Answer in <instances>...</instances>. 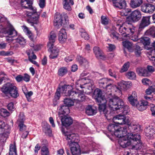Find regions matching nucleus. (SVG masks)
<instances>
[{
	"instance_id": "1",
	"label": "nucleus",
	"mask_w": 155,
	"mask_h": 155,
	"mask_svg": "<svg viewBox=\"0 0 155 155\" xmlns=\"http://www.w3.org/2000/svg\"><path fill=\"white\" fill-rule=\"evenodd\" d=\"M107 129L112 135L119 137L118 143L123 148L130 147V149L134 150H140L142 144L138 134H134L128 133L126 128L120 127L115 124H110Z\"/></svg>"
},
{
	"instance_id": "2",
	"label": "nucleus",
	"mask_w": 155,
	"mask_h": 155,
	"mask_svg": "<svg viewBox=\"0 0 155 155\" xmlns=\"http://www.w3.org/2000/svg\"><path fill=\"white\" fill-rule=\"evenodd\" d=\"M107 96L105 103V109L106 113H102L107 117H108L110 114V112L107 110V108L111 111H115L122 108L123 107L124 104L123 101L118 97L115 95H112L111 92L107 93ZM102 113V112L101 113Z\"/></svg>"
},
{
	"instance_id": "3",
	"label": "nucleus",
	"mask_w": 155,
	"mask_h": 155,
	"mask_svg": "<svg viewBox=\"0 0 155 155\" xmlns=\"http://www.w3.org/2000/svg\"><path fill=\"white\" fill-rule=\"evenodd\" d=\"M17 35V31L13 26L7 21L4 16L0 14V36H5L11 38Z\"/></svg>"
},
{
	"instance_id": "4",
	"label": "nucleus",
	"mask_w": 155,
	"mask_h": 155,
	"mask_svg": "<svg viewBox=\"0 0 155 155\" xmlns=\"http://www.w3.org/2000/svg\"><path fill=\"white\" fill-rule=\"evenodd\" d=\"M76 86L77 91L74 90L72 86L69 85L65 84L60 87L61 93L63 96H70L73 98H76L79 101H83L85 99V97L83 94L84 91H80Z\"/></svg>"
},
{
	"instance_id": "5",
	"label": "nucleus",
	"mask_w": 155,
	"mask_h": 155,
	"mask_svg": "<svg viewBox=\"0 0 155 155\" xmlns=\"http://www.w3.org/2000/svg\"><path fill=\"white\" fill-rule=\"evenodd\" d=\"M20 3L23 7L28 8L31 11L26 12L27 15L29 18L28 20V23L31 26H33L34 24H37L38 22L39 15L37 13L36 8L31 5L32 4V1L29 0H21Z\"/></svg>"
},
{
	"instance_id": "6",
	"label": "nucleus",
	"mask_w": 155,
	"mask_h": 155,
	"mask_svg": "<svg viewBox=\"0 0 155 155\" xmlns=\"http://www.w3.org/2000/svg\"><path fill=\"white\" fill-rule=\"evenodd\" d=\"M126 27L120 26L119 31L124 37L131 36V39L134 41H137L138 39V33L137 30L133 25L128 22H126Z\"/></svg>"
},
{
	"instance_id": "7",
	"label": "nucleus",
	"mask_w": 155,
	"mask_h": 155,
	"mask_svg": "<svg viewBox=\"0 0 155 155\" xmlns=\"http://www.w3.org/2000/svg\"><path fill=\"white\" fill-rule=\"evenodd\" d=\"M80 79L76 83L77 87L83 88H87L88 90H92L94 84L92 81L91 80V74L86 71H83L80 74Z\"/></svg>"
},
{
	"instance_id": "8",
	"label": "nucleus",
	"mask_w": 155,
	"mask_h": 155,
	"mask_svg": "<svg viewBox=\"0 0 155 155\" xmlns=\"http://www.w3.org/2000/svg\"><path fill=\"white\" fill-rule=\"evenodd\" d=\"M113 120L114 123L122 125L127 124L129 127H132L133 130L136 132H138L140 129V126L135 121L130 123V119L129 117H125L120 115H117L114 117Z\"/></svg>"
},
{
	"instance_id": "9",
	"label": "nucleus",
	"mask_w": 155,
	"mask_h": 155,
	"mask_svg": "<svg viewBox=\"0 0 155 155\" xmlns=\"http://www.w3.org/2000/svg\"><path fill=\"white\" fill-rule=\"evenodd\" d=\"M114 81L110 78H103L99 81V84L100 86L105 89L106 93L111 92L112 90L114 89L115 91L120 92V88L113 84Z\"/></svg>"
},
{
	"instance_id": "10",
	"label": "nucleus",
	"mask_w": 155,
	"mask_h": 155,
	"mask_svg": "<svg viewBox=\"0 0 155 155\" xmlns=\"http://www.w3.org/2000/svg\"><path fill=\"white\" fill-rule=\"evenodd\" d=\"M93 97L97 102L100 103L99 104V109L100 112L101 113L103 112L106 114V110L105 109L104 104L106 100L104 97L102 96L101 91L99 89H96L94 91Z\"/></svg>"
},
{
	"instance_id": "11",
	"label": "nucleus",
	"mask_w": 155,
	"mask_h": 155,
	"mask_svg": "<svg viewBox=\"0 0 155 155\" xmlns=\"http://www.w3.org/2000/svg\"><path fill=\"white\" fill-rule=\"evenodd\" d=\"M69 24L68 16L65 15L62 16L58 13H56L54 16V25L57 28H58L63 26L66 27Z\"/></svg>"
},
{
	"instance_id": "12",
	"label": "nucleus",
	"mask_w": 155,
	"mask_h": 155,
	"mask_svg": "<svg viewBox=\"0 0 155 155\" xmlns=\"http://www.w3.org/2000/svg\"><path fill=\"white\" fill-rule=\"evenodd\" d=\"M74 99L71 98H65L64 100V102L65 106L63 105L58 108V114L60 116L61 114H68L70 113V110L68 107L73 106L74 105V100H77L76 98H73Z\"/></svg>"
},
{
	"instance_id": "13",
	"label": "nucleus",
	"mask_w": 155,
	"mask_h": 155,
	"mask_svg": "<svg viewBox=\"0 0 155 155\" xmlns=\"http://www.w3.org/2000/svg\"><path fill=\"white\" fill-rule=\"evenodd\" d=\"M2 92L6 94H9L13 97L16 98L19 96L18 90L16 87L13 84L7 83L3 87Z\"/></svg>"
},
{
	"instance_id": "14",
	"label": "nucleus",
	"mask_w": 155,
	"mask_h": 155,
	"mask_svg": "<svg viewBox=\"0 0 155 155\" xmlns=\"http://www.w3.org/2000/svg\"><path fill=\"white\" fill-rule=\"evenodd\" d=\"M9 127L8 125H6L5 123L2 121H0V131L4 132L0 134V143L3 144L6 140L9 134Z\"/></svg>"
},
{
	"instance_id": "15",
	"label": "nucleus",
	"mask_w": 155,
	"mask_h": 155,
	"mask_svg": "<svg viewBox=\"0 0 155 155\" xmlns=\"http://www.w3.org/2000/svg\"><path fill=\"white\" fill-rule=\"evenodd\" d=\"M141 17L140 12L138 10L133 11L127 19V22H135L140 20Z\"/></svg>"
},
{
	"instance_id": "16",
	"label": "nucleus",
	"mask_w": 155,
	"mask_h": 155,
	"mask_svg": "<svg viewBox=\"0 0 155 155\" xmlns=\"http://www.w3.org/2000/svg\"><path fill=\"white\" fill-rule=\"evenodd\" d=\"M69 145L72 155H80L81 150L78 142L69 143Z\"/></svg>"
},
{
	"instance_id": "17",
	"label": "nucleus",
	"mask_w": 155,
	"mask_h": 155,
	"mask_svg": "<svg viewBox=\"0 0 155 155\" xmlns=\"http://www.w3.org/2000/svg\"><path fill=\"white\" fill-rule=\"evenodd\" d=\"M62 132L64 134V136L66 140L68 141V144L71 142H78V137L76 136V134H71L67 132H64L63 130H62Z\"/></svg>"
},
{
	"instance_id": "18",
	"label": "nucleus",
	"mask_w": 155,
	"mask_h": 155,
	"mask_svg": "<svg viewBox=\"0 0 155 155\" xmlns=\"http://www.w3.org/2000/svg\"><path fill=\"white\" fill-rule=\"evenodd\" d=\"M141 10L145 13H152L155 10V7L153 5L151 4H146L141 6Z\"/></svg>"
},
{
	"instance_id": "19",
	"label": "nucleus",
	"mask_w": 155,
	"mask_h": 155,
	"mask_svg": "<svg viewBox=\"0 0 155 155\" xmlns=\"http://www.w3.org/2000/svg\"><path fill=\"white\" fill-rule=\"evenodd\" d=\"M150 16L143 17V18L141 21L139 25V31L137 32L138 33V34L140 33L139 32V31L141 30L143 28L150 24Z\"/></svg>"
},
{
	"instance_id": "20",
	"label": "nucleus",
	"mask_w": 155,
	"mask_h": 155,
	"mask_svg": "<svg viewBox=\"0 0 155 155\" xmlns=\"http://www.w3.org/2000/svg\"><path fill=\"white\" fill-rule=\"evenodd\" d=\"M67 35L65 30L61 29L59 32L58 39L61 43L65 42L67 39Z\"/></svg>"
},
{
	"instance_id": "21",
	"label": "nucleus",
	"mask_w": 155,
	"mask_h": 155,
	"mask_svg": "<svg viewBox=\"0 0 155 155\" xmlns=\"http://www.w3.org/2000/svg\"><path fill=\"white\" fill-rule=\"evenodd\" d=\"M58 115H59L58 114ZM59 117H61V121L63 125L65 127L71 125L73 122L72 119L70 117H68L64 115L63 116H60Z\"/></svg>"
},
{
	"instance_id": "22",
	"label": "nucleus",
	"mask_w": 155,
	"mask_h": 155,
	"mask_svg": "<svg viewBox=\"0 0 155 155\" xmlns=\"http://www.w3.org/2000/svg\"><path fill=\"white\" fill-rule=\"evenodd\" d=\"M94 52L96 57L102 59H104L105 57L101 49L97 46L94 47L93 49Z\"/></svg>"
},
{
	"instance_id": "23",
	"label": "nucleus",
	"mask_w": 155,
	"mask_h": 155,
	"mask_svg": "<svg viewBox=\"0 0 155 155\" xmlns=\"http://www.w3.org/2000/svg\"><path fill=\"white\" fill-rule=\"evenodd\" d=\"M148 102L145 100H142L136 104L137 107L140 111L145 110L147 107Z\"/></svg>"
},
{
	"instance_id": "24",
	"label": "nucleus",
	"mask_w": 155,
	"mask_h": 155,
	"mask_svg": "<svg viewBox=\"0 0 155 155\" xmlns=\"http://www.w3.org/2000/svg\"><path fill=\"white\" fill-rule=\"evenodd\" d=\"M113 4L114 6L120 9L125 8L127 5L125 0H115Z\"/></svg>"
},
{
	"instance_id": "25",
	"label": "nucleus",
	"mask_w": 155,
	"mask_h": 155,
	"mask_svg": "<svg viewBox=\"0 0 155 155\" xmlns=\"http://www.w3.org/2000/svg\"><path fill=\"white\" fill-rule=\"evenodd\" d=\"M63 8L65 9L68 11L71 10V5L74 4L73 0H63Z\"/></svg>"
},
{
	"instance_id": "26",
	"label": "nucleus",
	"mask_w": 155,
	"mask_h": 155,
	"mask_svg": "<svg viewBox=\"0 0 155 155\" xmlns=\"http://www.w3.org/2000/svg\"><path fill=\"white\" fill-rule=\"evenodd\" d=\"M140 41L144 45L145 48L150 51L151 48L148 47L150 44V38L147 37H143L141 38Z\"/></svg>"
},
{
	"instance_id": "27",
	"label": "nucleus",
	"mask_w": 155,
	"mask_h": 155,
	"mask_svg": "<svg viewBox=\"0 0 155 155\" xmlns=\"http://www.w3.org/2000/svg\"><path fill=\"white\" fill-rule=\"evenodd\" d=\"M97 112V108L94 106L89 105L86 108V113L88 115H94Z\"/></svg>"
},
{
	"instance_id": "28",
	"label": "nucleus",
	"mask_w": 155,
	"mask_h": 155,
	"mask_svg": "<svg viewBox=\"0 0 155 155\" xmlns=\"http://www.w3.org/2000/svg\"><path fill=\"white\" fill-rule=\"evenodd\" d=\"M118 84L121 87L125 89L130 88L132 85V83L130 81H120L118 83Z\"/></svg>"
},
{
	"instance_id": "29",
	"label": "nucleus",
	"mask_w": 155,
	"mask_h": 155,
	"mask_svg": "<svg viewBox=\"0 0 155 155\" xmlns=\"http://www.w3.org/2000/svg\"><path fill=\"white\" fill-rule=\"evenodd\" d=\"M143 3L142 0H131L130 5L133 8L139 7Z\"/></svg>"
},
{
	"instance_id": "30",
	"label": "nucleus",
	"mask_w": 155,
	"mask_h": 155,
	"mask_svg": "<svg viewBox=\"0 0 155 155\" xmlns=\"http://www.w3.org/2000/svg\"><path fill=\"white\" fill-rule=\"evenodd\" d=\"M59 50L57 48L51 50V53L49 56L50 59H54L58 58L59 54Z\"/></svg>"
},
{
	"instance_id": "31",
	"label": "nucleus",
	"mask_w": 155,
	"mask_h": 155,
	"mask_svg": "<svg viewBox=\"0 0 155 155\" xmlns=\"http://www.w3.org/2000/svg\"><path fill=\"white\" fill-rule=\"evenodd\" d=\"M155 130V127L151 125L147 127L145 130V132L146 133V135L147 136L149 135L153 136V134H154Z\"/></svg>"
},
{
	"instance_id": "32",
	"label": "nucleus",
	"mask_w": 155,
	"mask_h": 155,
	"mask_svg": "<svg viewBox=\"0 0 155 155\" xmlns=\"http://www.w3.org/2000/svg\"><path fill=\"white\" fill-rule=\"evenodd\" d=\"M146 69L143 68H138L136 69V72L140 76L147 77L148 73H146Z\"/></svg>"
},
{
	"instance_id": "33",
	"label": "nucleus",
	"mask_w": 155,
	"mask_h": 155,
	"mask_svg": "<svg viewBox=\"0 0 155 155\" xmlns=\"http://www.w3.org/2000/svg\"><path fill=\"white\" fill-rule=\"evenodd\" d=\"M68 69L66 67H62L60 68L58 70V76L63 77L68 72Z\"/></svg>"
},
{
	"instance_id": "34",
	"label": "nucleus",
	"mask_w": 155,
	"mask_h": 155,
	"mask_svg": "<svg viewBox=\"0 0 155 155\" xmlns=\"http://www.w3.org/2000/svg\"><path fill=\"white\" fill-rule=\"evenodd\" d=\"M152 93H153L155 94V82H153L152 85L149 87L146 91V93L148 95H150Z\"/></svg>"
},
{
	"instance_id": "35",
	"label": "nucleus",
	"mask_w": 155,
	"mask_h": 155,
	"mask_svg": "<svg viewBox=\"0 0 155 155\" xmlns=\"http://www.w3.org/2000/svg\"><path fill=\"white\" fill-rule=\"evenodd\" d=\"M147 35H151L153 37H155V27H153L147 30L145 33Z\"/></svg>"
},
{
	"instance_id": "36",
	"label": "nucleus",
	"mask_w": 155,
	"mask_h": 155,
	"mask_svg": "<svg viewBox=\"0 0 155 155\" xmlns=\"http://www.w3.org/2000/svg\"><path fill=\"white\" fill-rule=\"evenodd\" d=\"M15 40L17 43L21 45H24L26 43V40L21 35L18 36Z\"/></svg>"
},
{
	"instance_id": "37",
	"label": "nucleus",
	"mask_w": 155,
	"mask_h": 155,
	"mask_svg": "<svg viewBox=\"0 0 155 155\" xmlns=\"http://www.w3.org/2000/svg\"><path fill=\"white\" fill-rule=\"evenodd\" d=\"M123 46L127 48L130 51H131L132 49V44L130 42L128 41H125L123 42Z\"/></svg>"
},
{
	"instance_id": "38",
	"label": "nucleus",
	"mask_w": 155,
	"mask_h": 155,
	"mask_svg": "<svg viewBox=\"0 0 155 155\" xmlns=\"http://www.w3.org/2000/svg\"><path fill=\"white\" fill-rule=\"evenodd\" d=\"M79 32L81 36L85 40H88L89 38L88 34L84 29L81 28L79 29Z\"/></svg>"
},
{
	"instance_id": "39",
	"label": "nucleus",
	"mask_w": 155,
	"mask_h": 155,
	"mask_svg": "<svg viewBox=\"0 0 155 155\" xmlns=\"http://www.w3.org/2000/svg\"><path fill=\"white\" fill-rule=\"evenodd\" d=\"M126 76L129 79L131 80L135 79L136 78V75L133 71H130L126 74Z\"/></svg>"
},
{
	"instance_id": "40",
	"label": "nucleus",
	"mask_w": 155,
	"mask_h": 155,
	"mask_svg": "<svg viewBox=\"0 0 155 155\" xmlns=\"http://www.w3.org/2000/svg\"><path fill=\"white\" fill-rule=\"evenodd\" d=\"M130 63L129 62L125 63L123 66L120 70V72L123 73L127 71L130 67Z\"/></svg>"
},
{
	"instance_id": "41",
	"label": "nucleus",
	"mask_w": 155,
	"mask_h": 155,
	"mask_svg": "<svg viewBox=\"0 0 155 155\" xmlns=\"http://www.w3.org/2000/svg\"><path fill=\"white\" fill-rule=\"evenodd\" d=\"M16 148L15 145H10L9 155H16Z\"/></svg>"
},
{
	"instance_id": "42",
	"label": "nucleus",
	"mask_w": 155,
	"mask_h": 155,
	"mask_svg": "<svg viewBox=\"0 0 155 155\" xmlns=\"http://www.w3.org/2000/svg\"><path fill=\"white\" fill-rule=\"evenodd\" d=\"M110 36L114 39L116 40L119 39V35L115 31H111L110 32Z\"/></svg>"
},
{
	"instance_id": "43",
	"label": "nucleus",
	"mask_w": 155,
	"mask_h": 155,
	"mask_svg": "<svg viewBox=\"0 0 155 155\" xmlns=\"http://www.w3.org/2000/svg\"><path fill=\"white\" fill-rule=\"evenodd\" d=\"M154 71V69L153 66L150 65L147 66L146 72V73H148L147 76H150Z\"/></svg>"
},
{
	"instance_id": "44",
	"label": "nucleus",
	"mask_w": 155,
	"mask_h": 155,
	"mask_svg": "<svg viewBox=\"0 0 155 155\" xmlns=\"http://www.w3.org/2000/svg\"><path fill=\"white\" fill-rule=\"evenodd\" d=\"M131 10L130 8H123L120 12V15L122 16H127L130 12Z\"/></svg>"
},
{
	"instance_id": "45",
	"label": "nucleus",
	"mask_w": 155,
	"mask_h": 155,
	"mask_svg": "<svg viewBox=\"0 0 155 155\" xmlns=\"http://www.w3.org/2000/svg\"><path fill=\"white\" fill-rule=\"evenodd\" d=\"M25 119V117L24 114L22 113H20L19 115V117L17 121V124L23 123Z\"/></svg>"
},
{
	"instance_id": "46",
	"label": "nucleus",
	"mask_w": 155,
	"mask_h": 155,
	"mask_svg": "<svg viewBox=\"0 0 155 155\" xmlns=\"http://www.w3.org/2000/svg\"><path fill=\"white\" fill-rule=\"evenodd\" d=\"M129 101L133 106H135L137 103V98H134L132 96H129L128 98Z\"/></svg>"
},
{
	"instance_id": "47",
	"label": "nucleus",
	"mask_w": 155,
	"mask_h": 155,
	"mask_svg": "<svg viewBox=\"0 0 155 155\" xmlns=\"http://www.w3.org/2000/svg\"><path fill=\"white\" fill-rule=\"evenodd\" d=\"M0 114L1 116L5 117L9 115V113L6 109L2 108L0 110Z\"/></svg>"
},
{
	"instance_id": "48",
	"label": "nucleus",
	"mask_w": 155,
	"mask_h": 155,
	"mask_svg": "<svg viewBox=\"0 0 155 155\" xmlns=\"http://www.w3.org/2000/svg\"><path fill=\"white\" fill-rule=\"evenodd\" d=\"M142 83L143 85L148 86L152 84L153 83H152L151 81L148 79L144 78L143 79L142 81Z\"/></svg>"
},
{
	"instance_id": "49",
	"label": "nucleus",
	"mask_w": 155,
	"mask_h": 155,
	"mask_svg": "<svg viewBox=\"0 0 155 155\" xmlns=\"http://www.w3.org/2000/svg\"><path fill=\"white\" fill-rule=\"evenodd\" d=\"M41 154L42 155H48L49 151L48 148L45 146H43L41 149Z\"/></svg>"
},
{
	"instance_id": "50",
	"label": "nucleus",
	"mask_w": 155,
	"mask_h": 155,
	"mask_svg": "<svg viewBox=\"0 0 155 155\" xmlns=\"http://www.w3.org/2000/svg\"><path fill=\"white\" fill-rule=\"evenodd\" d=\"M56 38V34L53 32H51L50 34V36L49 38V41L52 42H55Z\"/></svg>"
},
{
	"instance_id": "51",
	"label": "nucleus",
	"mask_w": 155,
	"mask_h": 155,
	"mask_svg": "<svg viewBox=\"0 0 155 155\" xmlns=\"http://www.w3.org/2000/svg\"><path fill=\"white\" fill-rule=\"evenodd\" d=\"M109 18L105 16H102L101 17V22L103 25H107L109 22Z\"/></svg>"
},
{
	"instance_id": "52",
	"label": "nucleus",
	"mask_w": 155,
	"mask_h": 155,
	"mask_svg": "<svg viewBox=\"0 0 155 155\" xmlns=\"http://www.w3.org/2000/svg\"><path fill=\"white\" fill-rule=\"evenodd\" d=\"M153 55V56L149 57V59L151 61H154V62H153V65L155 67V50H152L151 52V54H150V55Z\"/></svg>"
},
{
	"instance_id": "53",
	"label": "nucleus",
	"mask_w": 155,
	"mask_h": 155,
	"mask_svg": "<svg viewBox=\"0 0 155 155\" xmlns=\"http://www.w3.org/2000/svg\"><path fill=\"white\" fill-rule=\"evenodd\" d=\"M13 52L12 51H0V55L1 56H9L13 54Z\"/></svg>"
},
{
	"instance_id": "54",
	"label": "nucleus",
	"mask_w": 155,
	"mask_h": 155,
	"mask_svg": "<svg viewBox=\"0 0 155 155\" xmlns=\"http://www.w3.org/2000/svg\"><path fill=\"white\" fill-rule=\"evenodd\" d=\"M33 94V92L31 91L28 92V91L27 92H25V95L28 101H31V99L30 97Z\"/></svg>"
},
{
	"instance_id": "55",
	"label": "nucleus",
	"mask_w": 155,
	"mask_h": 155,
	"mask_svg": "<svg viewBox=\"0 0 155 155\" xmlns=\"http://www.w3.org/2000/svg\"><path fill=\"white\" fill-rule=\"evenodd\" d=\"M61 93V89L60 87H59L55 93V95L54 96V99L56 100H57L59 99L60 97V94Z\"/></svg>"
},
{
	"instance_id": "56",
	"label": "nucleus",
	"mask_w": 155,
	"mask_h": 155,
	"mask_svg": "<svg viewBox=\"0 0 155 155\" xmlns=\"http://www.w3.org/2000/svg\"><path fill=\"white\" fill-rule=\"evenodd\" d=\"M54 42H52V41H49L48 44V47L49 49L51 50L56 48L54 46Z\"/></svg>"
},
{
	"instance_id": "57",
	"label": "nucleus",
	"mask_w": 155,
	"mask_h": 155,
	"mask_svg": "<svg viewBox=\"0 0 155 155\" xmlns=\"http://www.w3.org/2000/svg\"><path fill=\"white\" fill-rule=\"evenodd\" d=\"M150 106V110L152 112V115L155 117V105L153 104H151Z\"/></svg>"
},
{
	"instance_id": "58",
	"label": "nucleus",
	"mask_w": 155,
	"mask_h": 155,
	"mask_svg": "<svg viewBox=\"0 0 155 155\" xmlns=\"http://www.w3.org/2000/svg\"><path fill=\"white\" fill-rule=\"evenodd\" d=\"M7 107L8 109L11 111L14 110L15 109V107L14 106V104L12 102L8 104L7 105Z\"/></svg>"
},
{
	"instance_id": "59",
	"label": "nucleus",
	"mask_w": 155,
	"mask_h": 155,
	"mask_svg": "<svg viewBox=\"0 0 155 155\" xmlns=\"http://www.w3.org/2000/svg\"><path fill=\"white\" fill-rule=\"evenodd\" d=\"M74 58V56L73 55L68 56L64 58V60L67 62H69L73 59Z\"/></svg>"
},
{
	"instance_id": "60",
	"label": "nucleus",
	"mask_w": 155,
	"mask_h": 155,
	"mask_svg": "<svg viewBox=\"0 0 155 155\" xmlns=\"http://www.w3.org/2000/svg\"><path fill=\"white\" fill-rule=\"evenodd\" d=\"M22 29L24 32L27 35H28V34H31V32L29 30L28 28L25 26H22Z\"/></svg>"
},
{
	"instance_id": "61",
	"label": "nucleus",
	"mask_w": 155,
	"mask_h": 155,
	"mask_svg": "<svg viewBox=\"0 0 155 155\" xmlns=\"http://www.w3.org/2000/svg\"><path fill=\"white\" fill-rule=\"evenodd\" d=\"M23 80L26 82H28L30 80V77L27 74H24V76H23Z\"/></svg>"
},
{
	"instance_id": "62",
	"label": "nucleus",
	"mask_w": 155,
	"mask_h": 155,
	"mask_svg": "<svg viewBox=\"0 0 155 155\" xmlns=\"http://www.w3.org/2000/svg\"><path fill=\"white\" fill-rule=\"evenodd\" d=\"M19 127H20V130L21 131H24L25 130L26 127L23 123L18 124Z\"/></svg>"
},
{
	"instance_id": "63",
	"label": "nucleus",
	"mask_w": 155,
	"mask_h": 155,
	"mask_svg": "<svg viewBox=\"0 0 155 155\" xmlns=\"http://www.w3.org/2000/svg\"><path fill=\"white\" fill-rule=\"evenodd\" d=\"M95 144L93 142H91L88 144L89 149L90 151L93 150V148L95 146Z\"/></svg>"
},
{
	"instance_id": "64",
	"label": "nucleus",
	"mask_w": 155,
	"mask_h": 155,
	"mask_svg": "<svg viewBox=\"0 0 155 155\" xmlns=\"http://www.w3.org/2000/svg\"><path fill=\"white\" fill-rule=\"evenodd\" d=\"M109 75L111 77H114L115 78H116V75L114 71H113L111 69H109L108 70Z\"/></svg>"
}]
</instances>
